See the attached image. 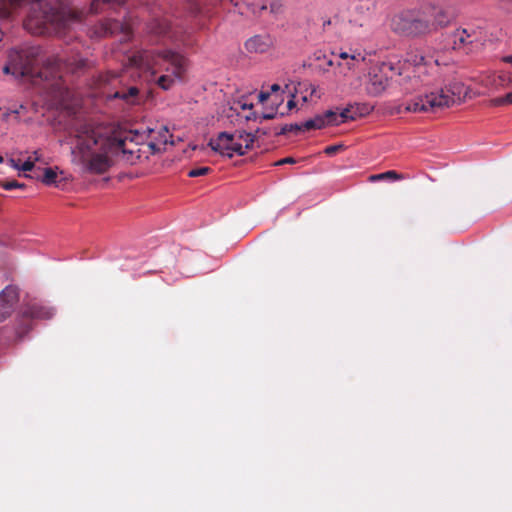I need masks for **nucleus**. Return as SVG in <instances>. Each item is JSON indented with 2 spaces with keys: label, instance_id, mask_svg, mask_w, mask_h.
<instances>
[{
  "label": "nucleus",
  "instance_id": "5701e85b",
  "mask_svg": "<svg viewBox=\"0 0 512 512\" xmlns=\"http://www.w3.org/2000/svg\"><path fill=\"white\" fill-rule=\"evenodd\" d=\"M288 132H296V133L301 132L300 124H298V123L285 124L275 134L276 135H284Z\"/></svg>",
  "mask_w": 512,
  "mask_h": 512
},
{
  "label": "nucleus",
  "instance_id": "c9c22d12",
  "mask_svg": "<svg viewBox=\"0 0 512 512\" xmlns=\"http://www.w3.org/2000/svg\"><path fill=\"white\" fill-rule=\"evenodd\" d=\"M294 162H295V160H294L293 158H291V157H287V158H284V159H282V160L278 161V162L276 163V165H282V164H286V163H294Z\"/></svg>",
  "mask_w": 512,
  "mask_h": 512
},
{
  "label": "nucleus",
  "instance_id": "f8f14e48",
  "mask_svg": "<svg viewBox=\"0 0 512 512\" xmlns=\"http://www.w3.org/2000/svg\"><path fill=\"white\" fill-rule=\"evenodd\" d=\"M382 64L372 67L368 73L366 91L372 96L381 95L384 92V73Z\"/></svg>",
  "mask_w": 512,
  "mask_h": 512
},
{
  "label": "nucleus",
  "instance_id": "2f4dec72",
  "mask_svg": "<svg viewBox=\"0 0 512 512\" xmlns=\"http://www.w3.org/2000/svg\"><path fill=\"white\" fill-rule=\"evenodd\" d=\"M379 180H384V173H379V174L369 176L370 182H375V181H379Z\"/></svg>",
  "mask_w": 512,
  "mask_h": 512
},
{
  "label": "nucleus",
  "instance_id": "a18cd8bd",
  "mask_svg": "<svg viewBox=\"0 0 512 512\" xmlns=\"http://www.w3.org/2000/svg\"><path fill=\"white\" fill-rule=\"evenodd\" d=\"M236 141L241 142L243 145H245V138H236Z\"/></svg>",
  "mask_w": 512,
  "mask_h": 512
},
{
  "label": "nucleus",
  "instance_id": "a211bd4d",
  "mask_svg": "<svg viewBox=\"0 0 512 512\" xmlns=\"http://www.w3.org/2000/svg\"><path fill=\"white\" fill-rule=\"evenodd\" d=\"M234 5L236 7H239L240 14L245 13L242 6H245L247 8V10L251 11L254 15H259L262 11L267 9V6L265 4H261V3L256 4L249 0H235Z\"/></svg>",
  "mask_w": 512,
  "mask_h": 512
},
{
  "label": "nucleus",
  "instance_id": "0eeeda50",
  "mask_svg": "<svg viewBox=\"0 0 512 512\" xmlns=\"http://www.w3.org/2000/svg\"><path fill=\"white\" fill-rule=\"evenodd\" d=\"M460 93V87L455 84L453 87L441 89L438 92H431L424 97L415 98L406 105L405 110L414 113L435 112L453 105L456 96L459 97Z\"/></svg>",
  "mask_w": 512,
  "mask_h": 512
},
{
  "label": "nucleus",
  "instance_id": "1a4fd4ad",
  "mask_svg": "<svg viewBox=\"0 0 512 512\" xmlns=\"http://www.w3.org/2000/svg\"><path fill=\"white\" fill-rule=\"evenodd\" d=\"M452 48L470 53L478 45L483 44L481 31L478 29L458 28L451 34Z\"/></svg>",
  "mask_w": 512,
  "mask_h": 512
},
{
  "label": "nucleus",
  "instance_id": "9b49d317",
  "mask_svg": "<svg viewBox=\"0 0 512 512\" xmlns=\"http://www.w3.org/2000/svg\"><path fill=\"white\" fill-rule=\"evenodd\" d=\"M118 33H123L124 36L129 35V28L126 24L122 23L116 19H106L101 22L93 31V36L95 37H105L108 35H115Z\"/></svg>",
  "mask_w": 512,
  "mask_h": 512
},
{
  "label": "nucleus",
  "instance_id": "dca6fc26",
  "mask_svg": "<svg viewBox=\"0 0 512 512\" xmlns=\"http://www.w3.org/2000/svg\"><path fill=\"white\" fill-rule=\"evenodd\" d=\"M30 317L37 319H51L55 315V309L49 306L34 304L26 312Z\"/></svg>",
  "mask_w": 512,
  "mask_h": 512
},
{
  "label": "nucleus",
  "instance_id": "473e14b6",
  "mask_svg": "<svg viewBox=\"0 0 512 512\" xmlns=\"http://www.w3.org/2000/svg\"><path fill=\"white\" fill-rule=\"evenodd\" d=\"M148 147L152 150V154H155L160 151V148L154 141L149 142Z\"/></svg>",
  "mask_w": 512,
  "mask_h": 512
},
{
  "label": "nucleus",
  "instance_id": "79ce46f5",
  "mask_svg": "<svg viewBox=\"0 0 512 512\" xmlns=\"http://www.w3.org/2000/svg\"><path fill=\"white\" fill-rule=\"evenodd\" d=\"M295 105H296V103H295V101H294V99H293V98H292V99H290V100L288 101V103H287V107H288V109H292V108H294V107H295Z\"/></svg>",
  "mask_w": 512,
  "mask_h": 512
},
{
  "label": "nucleus",
  "instance_id": "4c0bfd02",
  "mask_svg": "<svg viewBox=\"0 0 512 512\" xmlns=\"http://www.w3.org/2000/svg\"><path fill=\"white\" fill-rule=\"evenodd\" d=\"M276 115H277V112L264 113L262 115V119H273L276 117Z\"/></svg>",
  "mask_w": 512,
  "mask_h": 512
},
{
  "label": "nucleus",
  "instance_id": "9d476101",
  "mask_svg": "<svg viewBox=\"0 0 512 512\" xmlns=\"http://www.w3.org/2000/svg\"><path fill=\"white\" fill-rule=\"evenodd\" d=\"M19 302V289L14 285L6 286L0 292V322L11 315Z\"/></svg>",
  "mask_w": 512,
  "mask_h": 512
},
{
  "label": "nucleus",
  "instance_id": "c756f323",
  "mask_svg": "<svg viewBox=\"0 0 512 512\" xmlns=\"http://www.w3.org/2000/svg\"><path fill=\"white\" fill-rule=\"evenodd\" d=\"M339 57L342 59L351 58L352 60H358L359 58H361L362 60L365 59L364 57H361L360 53L349 55L347 52H341L339 54Z\"/></svg>",
  "mask_w": 512,
  "mask_h": 512
},
{
  "label": "nucleus",
  "instance_id": "a19ab883",
  "mask_svg": "<svg viewBox=\"0 0 512 512\" xmlns=\"http://www.w3.org/2000/svg\"><path fill=\"white\" fill-rule=\"evenodd\" d=\"M502 61L505 62V63L512 64V55L504 56L502 58Z\"/></svg>",
  "mask_w": 512,
  "mask_h": 512
},
{
  "label": "nucleus",
  "instance_id": "cd10ccee",
  "mask_svg": "<svg viewBox=\"0 0 512 512\" xmlns=\"http://www.w3.org/2000/svg\"><path fill=\"white\" fill-rule=\"evenodd\" d=\"M34 168V161H32V158L31 157H28L27 160H25L21 165H20V170L22 171H31L32 169Z\"/></svg>",
  "mask_w": 512,
  "mask_h": 512
},
{
  "label": "nucleus",
  "instance_id": "2eb2a0df",
  "mask_svg": "<svg viewBox=\"0 0 512 512\" xmlns=\"http://www.w3.org/2000/svg\"><path fill=\"white\" fill-rule=\"evenodd\" d=\"M346 117L345 113L337 115L335 112L328 110L324 114L316 115L312 118L317 129H321L327 125H338L340 123L339 118Z\"/></svg>",
  "mask_w": 512,
  "mask_h": 512
},
{
  "label": "nucleus",
  "instance_id": "7ed1b4c3",
  "mask_svg": "<svg viewBox=\"0 0 512 512\" xmlns=\"http://www.w3.org/2000/svg\"><path fill=\"white\" fill-rule=\"evenodd\" d=\"M92 66V61L72 54L70 56L53 55L43 61V67L37 77L47 83L56 93L62 94V77L64 73L79 74Z\"/></svg>",
  "mask_w": 512,
  "mask_h": 512
},
{
  "label": "nucleus",
  "instance_id": "aec40b11",
  "mask_svg": "<svg viewBox=\"0 0 512 512\" xmlns=\"http://www.w3.org/2000/svg\"><path fill=\"white\" fill-rule=\"evenodd\" d=\"M171 138L172 135L169 133L167 126H162L160 130L157 132L156 140L163 145H166L168 143L174 145V141Z\"/></svg>",
  "mask_w": 512,
  "mask_h": 512
},
{
  "label": "nucleus",
  "instance_id": "393cba45",
  "mask_svg": "<svg viewBox=\"0 0 512 512\" xmlns=\"http://www.w3.org/2000/svg\"><path fill=\"white\" fill-rule=\"evenodd\" d=\"M209 171H210L209 167H199V168L191 169L188 172V176L189 177H199V176L206 175Z\"/></svg>",
  "mask_w": 512,
  "mask_h": 512
},
{
  "label": "nucleus",
  "instance_id": "ea45409f",
  "mask_svg": "<svg viewBox=\"0 0 512 512\" xmlns=\"http://www.w3.org/2000/svg\"><path fill=\"white\" fill-rule=\"evenodd\" d=\"M281 89L280 85L278 84H272L271 87H270V91L271 92H277Z\"/></svg>",
  "mask_w": 512,
  "mask_h": 512
},
{
  "label": "nucleus",
  "instance_id": "58836bf2",
  "mask_svg": "<svg viewBox=\"0 0 512 512\" xmlns=\"http://www.w3.org/2000/svg\"><path fill=\"white\" fill-rule=\"evenodd\" d=\"M30 157L32 158V161H34V163L40 160V156H39L38 151H34L33 155L30 156Z\"/></svg>",
  "mask_w": 512,
  "mask_h": 512
},
{
  "label": "nucleus",
  "instance_id": "09e8293b",
  "mask_svg": "<svg viewBox=\"0 0 512 512\" xmlns=\"http://www.w3.org/2000/svg\"><path fill=\"white\" fill-rule=\"evenodd\" d=\"M509 81H510V83H512V78Z\"/></svg>",
  "mask_w": 512,
  "mask_h": 512
},
{
  "label": "nucleus",
  "instance_id": "412c9836",
  "mask_svg": "<svg viewBox=\"0 0 512 512\" xmlns=\"http://www.w3.org/2000/svg\"><path fill=\"white\" fill-rule=\"evenodd\" d=\"M56 179H57V172L53 168H46L44 170V174H43V177H42L41 180H42V182L45 185H48V186L55 185V186H57Z\"/></svg>",
  "mask_w": 512,
  "mask_h": 512
},
{
  "label": "nucleus",
  "instance_id": "4be33fe9",
  "mask_svg": "<svg viewBox=\"0 0 512 512\" xmlns=\"http://www.w3.org/2000/svg\"><path fill=\"white\" fill-rule=\"evenodd\" d=\"M512 104V93H507L503 97H497L490 100L491 106H503Z\"/></svg>",
  "mask_w": 512,
  "mask_h": 512
},
{
  "label": "nucleus",
  "instance_id": "b1692460",
  "mask_svg": "<svg viewBox=\"0 0 512 512\" xmlns=\"http://www.w3.org/2000/svg\"><path fill=\"white\" fill-rule=\"evenodd\" d=\"M406 179L405 174L398 173L395 170L386 171V181L395 182Z\"/></svg>",
  "mask_w": 512,
  "mask_h": 512
},
{
  "label": "nucleus",
  "instance_id": "c03bdc74",
  "mask_svg": "<svg viewBox=\"0 0 512 512\" xmlns=\"http://www.w3.org/2000/svg\"><path fill=\"white\" fill-rule=\"evenodd\" d=\"M331 24V20L330 19H327V20H324L323 21V29L326 28L327 25H330Z\"/></svg>",
  "mask_w": 512,
  "mask_h": 512
},
{
  "label": "nucleus",
  "instance_id": "39448f33",
  "mask_svg": "<svg viewBox=\"0 0 512 512\" xmlns=\"http://www.w3.org/2000/svg\"><path fill=\"white\" fill-rule=\"evenodd\" d=\"M255 137L246 131L220 132L216 139H210L208 146L222 156L232 158L234 154L242 156L252 149Z\"/></svg>",
  "mask_w": 512,
  "mask_h": 512
},
{
  "label": "nucleus",
  "instance_id": "e433bc0d",
  "mask_svg": "<svg viewBox=\"0 0 512 512\" xmlns=\"http://www.w3.org/2000/svg\"><path fill=\"white\" fill-rule=\"evenodd\" d=\"M270 96V93L269 92H261L259 94V101L260 102H264L265 100H267Z\"/></svg>",
  "mask_w": 512,
  "mask_h": 512
},
{
  "label": "nucleus",
  "instance_id": "c85d7f7f",
  "mask_svg": "<svg viewBox=\"0 0 512 512\" xmlns=\"http://www.w3.org/2000/svg\"><path fill=\"white\" fill-rule=\"evenodd\" d=\"M300 128H301V131L317 129L315 127V123L312 121V119H309L303 123H300Z\"/></svg>",
  "mask_w": 512,
  "mask_h": 512
},
{
  "label": "nucleus",
  "instance_id": "72a5a7b5",
  "mask_svg": "<svg viewBox=\"0 0 512 512\" xmlns=\"http://www.w3.org/2000/svg\"><path fill=\"white\" fill-rule=\"evenodd\" d=\"M9 163H10L11 167L20 170V165H21L20 161H17L15 159L11 158V159H9Z\"/></svg>",
  "mask_w": 512,
  "mask_h": 512
},
{
  "label": "nucleus",
  "instance_id": "f03ea898",
  "mask_svg": "<svg viewBox=\"0 0 512 512\" xmlns=\"http://www.w3.org/2000/svg\"><path fill=\"white\" fill-rule=\"evenodd\" d=\"M139 65L151 70L153 74L160 71H171V74L161 75L157 84L163 89H170L176 80L181 79L185 69V58L182 54L170 49L145 50L138 55Z\"/></svg>",
  "mask_w": 512,
  "mask_h": 512
},
{
  "label": "nucleus",
  "instance_id": "7c9ffc66",
  "mask_svg": "<svg viewBox=\"0 0 512 512\" xmlns=\"http://www.w3.org/2000/svg\"><path fill=\"white\" fill-rule=\"evenodd\" d=\"M282 11V4L279 2H273L270 5V12L273 14H278Z\"/></svg>",
  "mask_w": 512,
  "mask_h": 512
},
{
  "label": "nucleus",
  "instance_id": "de8ad7c7",
  "mask_svg": "<svg viewBox=\"0 0 512 512\" xmlns=\"http://www.w3.org/2000/svg\"><path fill=\"white\" fill-rule=\"evenodd\" d=\"M2 162H3V157H2V156H0V163H2Z\"/></svg>",
  "mask_w": 512,
  "mask_h": 512
},
{
  "label": "nucleus",
  "instance_id": "6ab92c4d",
  "mask_svg": "<svg viewBox=\"0 0 512 512\" xmlns=\"http://www.w3.org/2000/svg\"><path fill=\"white\" fill-rule=\"evenodd\" d=\"M139 93L138 88L132 86L127 91H117L112 95V98H119L124 100L128 104H134L135 99Z\"/></svg>",
  "mask_w": 512,
  "mask_h": 512
},
{
  "label": "nucleus",
  "instance_id": "bb28decb",
  "mask_svg": "<svg viewBox=\"0 0 512 512\" xmlns=\"http://www.w3.org/2000/svg\"><path fill=\"white\" fill-rule=\"evenodd\" d=\"M343 148V145L342 144H336V145H331V146H328L325 148L324 152L329 155V156H332L334 155L336 152H338L339 150H341Z\"/></svg>",
  "mask_w": 512,
  "mask_h": 512
},
{
  "label": "nucleus",
  "instance_id": "423d86ee",
  "mask_svg": "<svg viewBox=\"0 0 512 512\" xmlns=\"http://www.w3.org/2000/svg\"><path fill=\"white\" fill-rule=\"evenodd\" d=\"M40 54L39 46L24 44L19 48H13L9 52L8 62L3 67V72L12 74L15 78L33 76V65Z\"/></svg>",
  "mask_w": 512,
  "mask_h": 512
},
{
  "label": "nucleus",
  "instance_id": "a878e982",
  "mask_svg": "<svg viewBox=\"0 0 512 512\" xmlns=\"http://www.w3.org/2000/svg\"><path fill=\"white\" fill-rule=\"evenodd\" d=\"M2 187L5 190H13V189H22L25 187V184L19 183L17 181H6L2 184Z\"/></svg>",
  "mask_w": 512,
  "mask_h": 512
},
{
  "label": "nucleus",
  "instance_id": "f704fd0d",
  "mask_svg": "<svg viewBox=\"0 0 512 512\" xmlns=\"http://www.w3.org/2000/svg\"><path fill=\"white\" fill-rule=\"evenodd\" d=\"M268 132L265 129L258 128L255 133H251L252 135H255V140L258 139L260 135H266Z\"/></svg>",
  "mask_w": 512,
  "mask_h": 512
},
{
  "label": "nucleus",
  "instance_id": "37998d69",
  "mask_svg": "<svg viewBox=\"0 0 512 512\" xmlns=\"http://www.w3.org/2000/svg\"><path fill=\"white\" fill-rule=\"evenodd\" d=\"M424 60H425V58H424L423 56H420V57H419V59H415V60H414V63H415L416 65L424 64Z\"/></svg>",
  "mask_w": 512,
  "mask_h": 512
},
{
  "label": "nucleus",
  "instance_id": "49530a36",
  "mask_svg": "<svg viewBox=\"0 0 512 512\" xmlns=\"http://www.w3.org/2000/svg\"><path fill=\"white\" fill-rule=\"evenodd\" d=\"M252 107H253V104H249V105L244 104V105L242 106V108H243V109H246V108H252Z\"/></svg>",
  "mask_w": 512,
  "mask_h": 512
},
{
  "label": "nucleus",
  "instance_id": "f257e3e1",
  "mask_svg": "<svg viewBox=\"0 0 512 512\" xmlns=\"http://www.w3.org/2000/svg\"><path fill=\"white\" fill-rule=\"evenodd\" d=\"M152 132L154 129L147 128L143 131L130 130L111 136L102 127L80 125L71 149L72 161L91 173H103L110 166L109 154L122 153L139 158L140 149L135 147L143 143Z\"/></svg>",
  "mask_w": 512,
  "mask_h": 512
},
{
  "label": "nucleus",
  "instance_id": "f3484780",
  "mask_svg": "<svg viewBox=\"0 0 512 512\" xmlns=\"http://www.w3.org/2000/svg\"><path fill=\"white\" fill-rule=\"evenodd\" d=\"M147 30L150 34L157 36H166L169 34L170 25L166 19H153L148 25Z\"/></svg>",
  "mask_w": 512,
  "mask_h": 512
},
{
  "label": "nucleus",
  "instance_id": "20e7f679",
  "mask_svg": "<svg viewBox=\"0 0 512 512\" xmlns=\"http://www.w3.org/2000/svg\"><path fill=\"white\" fill-rule=\"evenodd\" d=\"M391 29L403 36L420 37L431 34L430 19L422 12V6L415 9L403 10L391 19Z\"/></svg>",
  "mask_w": 512,
  "mask_h": 512
},
{
  "label": "nucleus",
  "instance_id": "ddd939ff",
  "mask_svg": "<svg viewBox=\"0 0 512 512\" xmlns=\"http://www.w3.org/2000/svg\"><path fill=\"white\" fill-rule=\"evenodd\" d=\"M272 46L269 35H255L245 42V48L251 53H264Z\"/></svg>",
  "mask_w": 512,
  "mask_h": 512
},
{
  "label": "nucleus",
  "instance_id": "4468645a",
  "mask_svg": "<svg viewBox=\"0 0 512 512\" xmlns=\"http://www.w3.org/2000/svg\"><path fill=\"white\" fill-rule=\"evenodd\" d=\"M123 6L124 2L122 0H93L90 5V12L96 14L108 10L117 11Z\"/></svg>",
  "mask_w": 512,
  "mask_h": 512
},
{
  "label": "nucleus",
  "instance_id": "6e6552de",
  "mask_svg": "<svg viewBox=\"0 0 512 512\" xmlns=\"http://www.w3.org/2000/svg\"><path fill=\"white\" fill-rule=\"evenodd\" d=\"M422 12L432 24L431 33L447 27L459 15V9L455 3L445 1L442 3L428 2L422 5Z\"/></svg>",
  "mask_w": 512,
  "mask_h": 512
}]
</instances>
